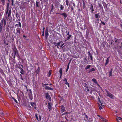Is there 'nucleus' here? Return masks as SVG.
Segmentation results:
<instances>
[{
	"instance_id": "obj_12",
	"label": "nucleus",
	"mask_w": 122,
	"mask_h": 122,
	"mask_svg": "<svg viewBox=\"0 0 122 122\" xmlns=\"http://www.w3.org/2000/svg\"><path fill=\"white\" fill-rule=\"evenodd\" d=\"M18 24H16L15 25L17 26L18 27H21V23L20 22H18Z\"/></svg>"
},
{
	"instance_id": "obj_45",
	"label": "nucleus",
	"mask_w": 122,
	"mask_h": 122,
	"mask_svg": "<svg viewBox=\"0 0 122 122\" xmlns=\"http://www.w3.org/2000/svg\"><path fill=\"white\" fill-rule=\"evenodd\" d=\"M99 87H100V86L98 84V83H97V84H96Z\"/></svg>"
},
{
	"instance_id": "obj_6",
	"label": "nucleus",
	"mask_w": 122,
	"mask_h": 122,
	"mask_svg": "<svg viewBox=\"0 0 122 122\" xmlns=\"http://www.w3.org/2000/svg\"><path fill=\"white\" fill-rule=\"evenodd\" d=\"M63 81H65V83L67 85L68 87H69V83L68 82L67 79L66 78H64Z\"/></svg>"
},
{
	"instance_id": "obj_17",
	"label": "nucleus",
	"mask_w": 122,
	"mask_h": 122,
	"mask_svg": "<svg viewBox=\"0 0 122 122\" xmlns=\"http://www.w3.org/2000/svg\"><path fill=\"white\" fill-rule=\"evenodd\" d=\"M21 71H20V73L22 74H24V71L23 70V69L22 68H21L20 69Z\"/></svg>"
},
{
	"instance_id": "obj_10",
	"label": "nucleus",
	"mask_w": 122,
	"mask_h": 122,
	"mask_svg": "<svg viewBox=\"0 0 122 122\" xmlns=\"http://www.w3.org/2000/svg\"><path fill=\"white\" fill-rule=\"evenodd\" d=\"M110 58V57H108L107 59V60H106V62L105 63V65H107V64L108 63L109 61V58Z\"/></svg>"
},
{
	"instance_id": "obj_7",
	"label": "nucleus",
	"mask_w": 122,
	"mask_h": 122,
	"mask_svg": "<svg viewBox=\"0 0 122 122\" xmlns=\"http://www.w3.org/2000/svg\"><path fill=\"white\" fill-rule=\"evenodd\" d=\"M57 14L62 15L65 17V18L67 17V14L65 12H64L62 13H57Z\"/></svg>"
},
{
	"instance_id": "obj_46",
	"label": "nucleus",
	"mask_w": 122,
	"mask_h": 122,
	"mask_svg": "<svg viewBox=\"0 0 122 122\" xmlns=\"http://www.w3.org/2000/svg\"><path fill=\"white\" fill-rule=\"evenodd\" d=\"M21 65V66H22V68H21L20 67L19 68H20V69L21 68H23V65Z\"/></svg>"
},
{
	"instance_id": "obj_47",
	"label": "nucleus",
	"mask_w": 122,
	"mask_h": 122,
	"mask_svg": "<svg viewBox=\"0 0 122 122\" xmlns=\"http://www.w3.org/2000/svg\"><path fill=\"white\" fill-rule=\"evenodd\" d=\"M8 9H7V10L6 11V14H7L8 12Z\"/></svg>"
},
{
	"instance_id": "obj_44",
	"label": "nucleus",
	"mask_w": 122,
	"mask_h": 122,
	"mask_svg": "<svg viewBox=\"0 0 122 122\" xmlns=\"http://www.w3.org/2000/svg\"><path fill=\"white\" fill-rule=\"evenodd\" d=\"M90 58H91V60H92V56H90Z\"/></svg>"
},
{
	"instance_id": "obj_27",
	"label": "nucleus",
	"mask_w": 122,
	"mask_h": 122,
	"mask_svg": "<svg viewBox=\"0 0 122 122\" xmlns=\"http://www.w3.org/2000/svg\"><path fill=\"white\" fill-rule=\"evenodd\" d=\"M11 10H10L9 12L8 15V17L10 16V15H11Z\"/></svg>"
},
{
	"instance_id": "obj_59",
	"label": "nucleus",
	"mask_w": 122,
	"mask_h": 122,
	"mask_svg": "<svg viewBox=\"0 0 122 122\" xmlns=\"http://www.w3.org/2000/svg\"><path fill=\"white\" fill-rule=\"evenodd\" d=\"M20 76L21 77H22V75H21V74H20Z\"/></svg>"
},
{
	"instance_id": "obj_30",
	"label": "nucleus",
	"mask_w": 122,
	"mask_h": 122,
	"mask_svg": "<svg viewBox=\"0 0 122 122\" xmlns=\"http://www.w3.org/2000/svg\"><path fill=\"white\" fill-rule=\"evenodd\" d=\"M66 5L68 6V5L69 1L68 0H66Z\"/></svg>"
},
{
	"instance_id": "obj_9",
	"label": "nucleus",
	"mask_w": 122,
	"mask_h": 122,
	"mask_svg": "<svg viewBox=\"0 0 122 122\" xmlns=\"http://www.w3.org/2000/svg\"><path fill=\"white\" fill-rule=\"evenodd\" d=\"M14 51L15 52V55H17L18 54V51L17 50L16 48H15L14 50Z\"/></svg>"
},
{
	"instance_id": "obj_14",
	"label": "nucleus",
	"mask_w": 122,
	"mask_h": 122,
	"mask_svg": "<svg viewBox=\"0 0 122 122\" xmlns=\"http://www.w3.org/2000/svg\"><path fill=\"white\" fill-rule=\"evenodd\" d=\"M71 61V59L69 61V62L68 63V64L67 68L66 70V72L68 71L69 68V65L70 64V63Z\"/></svg>"
},
{
	"instance_id": "obj_28",
	"label": "nucleus",
	"mask_w": 122,
	"mask_h": 122,
	"mask_svg": "<svg viewBox=\"0 0 122 122\" xmlns=\"http://www.w3.org/2000/svg\"><path fill=\"white\" fill-rule=\"evenodd\" d=\"M117 120V121H118L119 120H122V119L120 117H118L116 119Z\"/></svg>"
},
{
	"instance_id": "obj_61",
	"label": "nucleus",
	"mask_w": 122,
	"mask_h": 122,
	"mask_svg": "<svg viewBox=\"0 0 122 122\" xmlns=\"http://www.w3.org/2000/svg\"><path fill=\"white\" fill-rule=\"evenodd\" d=\"M90 72H89V71H88V73H90Z\"/></svg>"
},
{
	"instance_id": "obj_33",
	"label": "nucleus",
	"mask_w": 122,
	"mask_h": 122,
	"mask_svg": "<svg viewBox=\"0 0 122 122\" xmlns=\"http://www.w3.org/2000/svg\"><path fill=\"white\" fill-rule=\"evenodd\" d=\"M36 73L38 74L39 72V71L37 70L36 71Z\"/></svg>"
},
{
	"instance_id": "obj_22",
	"label": "nucleus",
	"mask_w": 122,
	"mask_h": 122,
	"mask_svg": "<svg viewBox=\"0 0 122 122\" xmlns=\"http://www.w3.org/2000/svg\"><path fill=\"white\" fill-rule=\"evenodd\" d=\"M112 69L109 72V76H112Z\"/></svg>"
},
{
	"instance_id": "obj_49",
	"label": "nucleus",
	"mask_w": 122,
	"mask_h": 122,
	"mask_svg": "<svg viewBox=\"0 0 122 122\" xmlns=\"http://www.w3.org/2000/svg\"><path fill=\"white\" fill-rule=\"evenodd\" d=\"M63 45H64V44H63L61 45V47H62Z\"/></svg>"
},
{
	"instance_id": "obj_51",
	"label": "nucleus",
	"mask_w": 122,
	"mask_h": 122,
	"mask_svg": "<svg viewBox=\"0 0 122 122\" xmlns=\"http://www.w3.org/2000/svg\"><path fill=\"white\" fill-rule=\"evenodd\" d=\"M34 108L35 109H36V106H34Z\"/></svg>"
},
{
	"instance_id": "obj_35",
	"label": "nucleus",
	"mask_w": 122,
	"mask_h": 122,
	"mask_svg": "<svg viewBox=\"0 0 122 122\" xmlns=\"http://www.w3.org/2000/svg\"><path fill=\"white\" fill-rule=\"evenodd\" d=\"M5 0H1L3 4H4Z\"/></svg>"
},
{
	"instance_id": "obj_39",
	"label": "nucleus",
	"mask_w": 122,
	"mask_h": 122,
	"mask_svg": "<svg viewBox=\"0 0 122 122\" xmlns=\"http://www.w3.org/2000/svg\"><path fill=\"white\" fill-rule=\"evenodd\" d=\"M53 6L52 5V8L51 9V11H52V10H53Z\"/></svg>"
},
{
	"instance_id": "obj_25",
	"label": "nucleus",
	"mask_w": 122,
	"mask_h": 122,
	"mask_svg": "<svg viewBox=\"0 0 122 122\" xmlns=\"http://www.w3.org/2000/svg\"><path fill=\"white\" fill-rule=\"evenodd\" d=\"M95 71V69L94 68H92L90 70H89V72H92L93 71Z\"/></svg>"
},
{
	"instance_id": "obj_34",
	"label": "nucleus",
	"mask_w": 122,
	"mask_h": 122,
	"mask_svg": "<svg viewBox=\"0 0 122 122\" xmlns=\"http://www.w3.org/2000/svg\"><path fill=\"white\" fill-rule=\"evenodd\" d=\"M71 35H69V36H68L67 37V40H68V39H70V37H71Z\"/></svg>"
},
{
	"instance_id": "obj_24",
	"label": "nucleus",
	"mask_w": 122,
	"mask_h": 122,
	"mask_svg": "<svg viewBox=\"0 0 122 122\" xmlns=\"http://www.w3.org/2000/svg\"><path fill=\"white\" fill-rule=\"evenodd\" d=\"M59 72L60 73V77H61L62 74V69L61 68H60V69L59 70Z\"/></svg>"
},
{
	"instance_id": "obj_3",
	"label": "nucleus",
	"mask_w": 122,
	"mask_h": 122,
	"mask_svg": "<svg viewBox=\"0 0 122 122\" xmlns=\"http://www.w3.org/2000/svg\"><path fill=\"white\" fill-rule=\"evenodd\" d=\"M97 116L99 117H100L101 119H102V120L103 122H107V121L106 119L103 118L102 117L98 115Z\"/></svg>"
},
{
	"instance_id": "obj_55",
	"label": "nucleus",
	"mask_w": 122,
	"mask_h": 122,
	"mask_svg": "<svg viewBox=\"0 0 122 122\" xmlns=\"http://www.w3.org/2000/svg\"><path fill=\"white\" fill-rule=\"evenodd\" d=\"M23 37H26V36H25V35H24L23 36Z\"/></svg>"
},
{
	"instance_id": "obj_32",
	"label": "nucleus",
	"mask_w": 122,
	"mask_h": 122,
	"mask_svg": "<svg viewBox=\"0 0 122 122\" xmlns=\"http://www.w3.org/2000/svg\"><path fill=\"white\" fill-rule=\"evenodd\" d=\"M90 9H91L92 10V12H93V11L94 10L93 9V6L92 5H91V7Z\"/></svg>"
},
{
	"instance_id": "obj_50",
	"label": "nucleus",
	"mask_w": 122,
	"mask_h": 122,
	"mask_svg": "<svg viewBox=\"0 0 122 122\" xmlns=\"http://www.w3.org/2000/svg\"><path fill=\"white\" fill-rule=\"evenodd\" d=\"M69 35V32H68L67 33L66 35Z\"/></svg>"
},
{
	"instance_id": "obj_19",
	"label": "nucleus",
	"mask_w": 122,
	"mask_h": 122,
	"mask_svg": "<svg viewBox=\"0 0 122 122\" xmlns=\"http://www.w3.org/2000/svg\"><path fill=\"white\" fill-rule=\"evenodd\" d=\"M95 17L96 18H97L99 17H100V16L99 15V13H98L97 14H96L95 15Z\"/></svg>"
},
{
	"instance_id": "obj_58",
	"label": "nucleus",
	"mask_w": 122,
	"mask_h": 122,
	"mask_svg": "<svg viewBox=\"0 0 122 122\" xmlns=\"http://www.w3.org/2000/svg\"><path fill=\"white\" fill-rule=\"evenodd\" d=\"M5 24H6V22H5Z\"/></svg>"
},
{
	"instance_id": "obj_42",
	"label": "nucleus",
	"mask_w": 122,
	"mask_h": 122,
	"mask_svg": "<svg viewBox=\"0 0 122 122\" xmlns=\"http://www.w3.org/2000/svg\"><path fill=\"white\" fill-rule=\"evenodd\" d=\"M85 117L87 119L88 117V116H87L86 115H85Z\"/></svg>"
},
{
	"instance_id": "obj_36",
	"label": "nucleus",
	"mask_w": 122,
	"mask_h": 122,
	"mask_svg": "<svg viewBox=\"0 0 122 122\" xmlns=\"http://www.w3.org/2000/svg\"><path fill=\"white\" fill-rule=\"evenodd\" d=\"M99 7H100V8H102V9H103L102 6L101 5H100V4H99Z\"/></svg>"
},
{
	"instance_id": "obj_60",
	"label": "nucleus",
	"mask_w": 122,
	"mask_h": 122,
	"mask_svg": "<svg viewBox=\"0 0 122 122\" xmlns=\"http://www.w3.org/2000/svg\"><path fill=\"white\" fill-rule=\"evenodd\" d=\"M75 4H73V6H75Z\"/></svg>"
},
{
	"instance_id": "obj_64",
	"label": "nucleus",
	"mask_w": 122,
	"mask_h": 122,
	"mask_svg": "<svg viewBox=\"0 0 122 122\" xmlns=\"http://www.w3.org/2000/svg\"><path fill=\"white\" fill-rule=\"evenodd\" d=\"M61 122H63V121H61Z\"/></svg>"
},
{
	"instance_id": "obj_13",
	"label": "nucleus",
	"mask_w": 122,
	"mask_h": 122,
	"mask_svg": "<svg viewBox=\"0 0 122 122\" xmlns=\"http://www.w3.org/2000/svg\"><path fill=\"white\" fill-rule=\"evenodd\" d=\"M48 108L49 111H50L52 107H51V105L50 103H48Z\"/></svg>"
},
{
	"instance_id": "obj_21",
	"label": "nucleus",
	"mask_w": 122,
	"mask_h": 122,
	"mask_svg": "<svg viewBox=\"0 0 122 122\" xmlns=\"http://www.w3.org/2000/svg\"><path fill=\"white\" fill-rule=\"evenodd\" d=\"M91 65H88L85 68V69L86 70L88 69H89L90 67H91Z\"/></svg>"
},
{
	"instance_id": "obj_29",
	"label": "nucleus",
	"mask_w": 122,
	"mask_h": 122,
	"mask_svg": "<svg viewBox=\"0 0 122 122\" xmlns=\"http://www.w3.org/2000/svg\"><path fill=\"white\" fill-rule=\"evenodd\" d=\"M16 31L19 34H20V30L19 29H16Z\"/></svg>"
},
{
	"instance_id": "obj_38",
	"label": "nucleus",
	"mask_w": 122,
	"mask_h": 122,
	"mask_svg": "<svg viewBox=\"0 0 122 122\" xmlns=\"http://www.w3.org/2000/svg\"><path fill=\"white\" fill-rule=\"evenodd\" d=\"M39 121H40L41 120V116L40 115H39Z\"/></svg>"
},
{
	"instance_id": "obj_4",
	"label": "nucleus",
	"mask_w": 122,
	"mask_h": 122,
	"mask_svg": "<svg viewBox=\"0 0 122 122\" xmlns=\"http://www.w3.org/2000/svg\"><path fill=\"white\" fill-rule=\"evenodd\" d=\"M46 98L48 99L50 101L51 100V97L48 93H46Z\"/></svg>"
},
{
	"instance_id": "obj_41",
	"label": "nucleus",
	"mask_w": 122,
	"mask_h": 122,
	"mask_svg": "<svg viewBox=\"0 0 122 122\" xmlns=\"http://www.w3.org/2000/svg\"><path fill=\"white\" fill-rule=\"evenodd\" d=\"M101 23H102L103 25H105V23L104 22H102V21H101Z\"/></svg>"
},
{
	"instance_id": "obj_43",
	"label": "nucleus",
	"mask_w": 122,
	"mask_h": 122,
	"mask_svg": "<svg viewBox=\"0 0 122 122\" xmlns=\"http://www.w3.org/2000/svg\"><path fill=\"white\" fill-rule=\"evenodd\" d=\"M35 116L36 118H37V117H37V115L36 114L35 115Z\"/></svg>"
},
{
	"instance_id": "obj_48",
	"label": "nucleus",
	"mask_w": 122,
	"mask_h": 122,
	"mask_svg": "<svg viewBox=\"0 0 122 122\" xmlns=\"http://www.w3.org/2000/svg\"><path fill=\"white\" fill-rule=\"evenodd\" d=\"M40 67H38V68L37 69V70H38L39 71H40Z\"/></svg>"
},
{
	"instance_id": "obj_54",
	"label": "nucleus",
	"mask_w": 122,
	"mask_h": 122,
	"mask_svg": "<svg viewBox=\"0 0 122 122\" xmlns=\"http://www.w3.org/2000/svg\"><path fill=\"white\" fill-rule=\"evenodd\" d=\"M42 35L43 36H44V33L42 34Z\"/></svg>"
},
{
	"instance_id": "obj_18",
	"label": "nucleus",
	"mask_w": 122,
	"mask_h": 122,
	"mask_svg": "<svg viewBox=\"0 0 122 122\" xmlns=\"http://www.w3.org/2000/svg\"><path fill=\"white\" fill-rule=\"evenodd\" d=\"M0 115L2 117L4 115L3 111L0 109Z\"/></svg>"
},
{
	"instance_id": "obj_40",
	"label": "nucleus",
	"mask_w": 122,
	"mask_h": 122,
	"mask_svg": "<svg viewBox=\"0 0 122 122\" xmlns=\"http://www.w3.org/2000/svg\"><path fill=\"white\" fill-rule=\"evenodd\" d=\"M12 5H13L14 4V1L13 0H12Z\"/></svg>"
},
{
	"instance_id": "obj_52",
	"label": "nucleus",
	"mask_w": 122,
	"mask_h": 122,
	"mask_svg": "<svg viewBox=\"0 0 122 122\" xmlns=\"http://www.w3.org/2000/svg\"><path fill=\"white\" fill-rule=\"evenodd\" d=\"M36 118V119L38 120V121H39V120L38 119V117H37V118Z\"/></svg>"
},
{
	"instance_id": "obj_2",
	"label": "nucleus",
	"mask_w": 122,
	"mask_h": 122,
	"mask_svg": "<svg viewBox=\"0 0 122 122\" xmlns=\"http://www.w3.org/2000/svg\"><path fill=\"white\" fill-rule=\"evenodd\" d=\"M106 92L107 93V96L110 97L111 98L113 99L114 96L110 93L107 90H106Z\"/></svg>"
},
{
	"instance_id": "obj_23",
	"label": "nucleus",
	"mask_w": 122,
	"mask_h": 122,
	"mask_svg": "<svg viewBox=\"0 0 122 122\" xmlns=\"http://www.w3.org/2000/svg\"><path fill=\"white\" fill-rule=\"evenodd\" d=\"M51 72H52V71H51V70H50L49 71V72H48V77L50 76L51 75Z\"/></svg>"
},
{
	"instance_id": "obj_1",
	"label": "nucleus",
	"mask_w": 122,
	"mask_h": 122,
	"mask_svg": "<svg viewBox=\"0 0 122 122\" xmlns=\"http://www.w3.org/2000/svg\"><path fill=\"white\" fill-rule=\"evenodd\" d=\"M98 104L99 106V109L101 110L103 109V108L104 107V105L102 104L101 103L99 98L98 99Z\"/></svg>"
},
{
	"instance_id": "obj_63",
	"label": "nucleus",
	"mask_w": 122,
	"mask_h": 122,
	"mask_svg": "<svg viewBox=\"0 0 122 122\" xmlns=\"http://www.w3.org/2000/svg\"><path fill=\"white\" fill-rule=\"evenodd\" d=\"M117 122H119L118 121H117Z\"/></svg>"
},
{
	"instance_id": "obj_62",
	"label": "nucleus",
	"mask_w": 122,
	"mask_h": 122,
	"mask_svg": "<svg viewBox=\"0 0 122 122\" xmlns=\"http://www.w3.org/2000/svg\"><path fill=\"white\" fill-rule=\"evenodd\" d=\"M121 44H122V43H121Z\"/></svg>"
},
{
	"instance_id": "obj_8",
	"label": "nucleus",
	"mask_w": 122,
	"mask_h": 122,
	"mask_svg": "<svg viewBox=\"0 0 122 122\" xmlns=\"http://www.w3.org/2000/svg\"><path fill=\"white\" fill-rule=\"evenodd\" d=\"M61 107V112H63L65 111V107H64V106L63 105L61 106L60 107Z\"/></svg>"
},
{
	"instance_id": "obj_57",
	"label": "nucleus",
	"mask_w": 122,
	"mask_h": 122,
	"mask_svg": "<svg viewBox=\"0 0 122 122\" xmlns=\"http://www.w3.org/2000/svg\"><path fill=\"white\" fill-rule=\"evenodd\" d=\"M50 86H51V85H52V84H50Z\"/></svg>"
},
{
	"instance_id": "obj_5",
	"label": "nucleus",
	"mask_w": 122,
	"mask_h": 122,
	"mask_svg": "<svg viewBox=\"0 0 122 122\" xmlns=\"http://www.w3.org/2000/svg\"><path fill=\"white\" fill-rule=\"evenodd\" d=\"M3 25V21H1L0 25V32H2V27Z\"/></svg>"
},
{
	"instance_id": "obj_53",
	"label": "nucleus",
	"mask_w": 122,
	"mask_h": 122,
	"mask_svg": "<svg viewBox=\"0 0 122 122\" xmlns=\"http://www.w3.org/2000/svg\"><path fill=\"white\" fill-rule=\"evenodd\" d=\"M48 84H44V85H48Z\"/></svg>"
},
{
	"instance_id": "obj_26",
	"label": "nucleus",
	"mask_w": 122,
	"mask_h": 122,
	"mask_svg": "<svg viewBox=\"0 0 122 122\" xmlns=\"http://www.w3.org/2000/svg\"><path fill=\"white\" fill-rule=\"evenodd\" d=\"M59 7L60 8L61 10H63L64 8L61 5H60Z\"/></svg>"
},
{
	"instance_id": "obj_31",
	"label": "nucleus",
	"mask_w": 122,
	"mask_h": 122,
	"mask_svg": "<svg viewBox=\"0 0 122 122\" xmlns=\"http://www.w3.org/2000/svg\"><path fill=\"white\" fill-rule=\"evenodd\" d=\"M38 4H39L38 2L37 1H36V7H39Z\"/></svg>"
},
{
	"instance_id": "obj_37",
	"label": "nucleus",
	"mask_w": 122,
	"mask_h": 122,
	"mask_svg": "<svg viewBox=\"0 0 122 122\" xmlns=\"http://www.w3.org/2000/svg\"><path fill=\"white\" fill-rule=\"evenodd\" d=\"M13 99L15 101V102L16 103L17 102V100L15 99V98L14 97H13Z\"/></svg>"
},
{
	"instance_id": "obj_15",
	"label": "nucleus",
	"mask_w": 122,
	"mask_h": 122,
	"mask_svg": "<svg viewBox=\"0 0 122 122\" xmlns=\"http://www.w3.org/2000/svg\"><path fill=\"white\" fill-rule=\"evenodd\" d=\"M31 105L33 107H34V106H36V103L34 102H31L30 103Z\"/></svg>"
},
{
	"instance_id": "obj_20",
	"label": "nucleus",
	"mask_w": 122,
	"mask_h": 122,
	"mask_svg": "<svg viewBox=\"0 0 122 122\" xmlns=\"http://www.w3.org/2000/svg\"><path fill=\"white\" fill-rule=\"evenodd\" d=\"M61 41L59 42H57L56 43H55V44L56 46H60V44Z\"/></svg>"
},
{
	"instance_id": "obj_56",
	"label": "nucleus",
	"mask_w": 122,
	"mask_h": 122,
	"mask_svg": "<svg viewBox=\"0 0 122 122\" xmlns=\"http://www.w3.org/2000/svg\"><path fill=\"white\" fill-rule=\"evenodd\" d=\"M47 32H46V35L47 36Z\"/></svg>"
},
{
	"instance_id": "obj_11",
	"label": "nucleus",
	"mask_w": 122,
	"mask_h": 122,
	"mask_svg": "<svg viewBox=\"0 0 122 122\" xmlns=\"http://www.w3.org/2000/svg\"><path fill=\"white\" fill-rule=\"evenodd\" d=\"M45 89L46 90H53V88L47 86H46Z\"/></svg>"
},
{
	"instance_id": "obj_16",
	"label": "nucleus",
	"mask_w": 122,
	"mask_h": 122,
	"mask_svg": "<svg viewBox=\"0 0 122 122\" xmlns=\"http://www.w3.org/2000/svg\"><path fill=\"white\" fill-rule=\"evenodd\" d=\"M92 80L95 83V84H97V82L96 80V79L95 78H93L92 79Z\"/></svg>"
}]
</instances>
